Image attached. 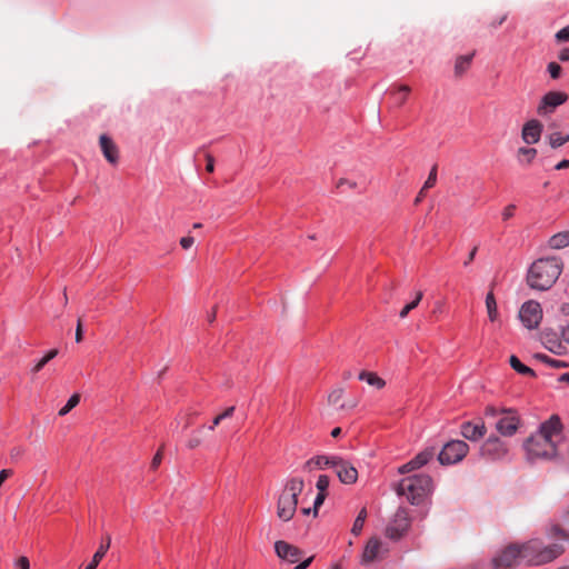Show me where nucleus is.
<instances>
[{
	"label": "nucleus",
	"instance_id": "55",
	"mask_svg": "<svg viewBox=\"0 0 569 569\" xmlns=\"http://www.w3.org/2000/svg\"><path fill=\"white\" fill-rule=\"evenodd\" d=\"M313 559H315V556H310L309 558L305 559L303 561H300L293 569H307L311 565Z\"/></svg>",
	"mask_w": 569,
	"mask_h": 569
},
{
	"label": "nucleus",
	"instance_id": "10",
	"mask_svg": "<svg viewBox=\"0 0 569 569\" xmlns=\"http://www.w3.org/2000/svg\"><path fill=\"white\" fill-rule=\"evenodd\" d=\"M569 97L563 91H548L545 93L537 107L540 117L552 114L556 109L568 101Z\"/></svg>",
	"mask_w": 569,
	"mask_h": 569
},
{
	"label": "nucleus",
	"instance_id": "3",
	"mask_svg": "<svg viewBox=\"0 0 569 569\" xmlns=\"http://www.w3.org/2000/svg\"><path fill=\"white\" fill-rule=\"evenodd\" d=\"M521 550V561L530 567L542 566L561 557L566 547L561 542L545 545L541 539L533 538L519 543Z\"/></svg>",
	"mask_w": 569,
	"mask_h": 569
},
{
	"label": "nucleus",
	"instance_id": "12",
	"mask_svg": "<svg viewBox=\"0 0 569 569\" xmlns=\"http://www.w3.org/2000/svg\"><path fill=\"white\" fill-rule=\"evenodd\" d=\"M505 415L496 422V430L502 437H512L521 426V418L515 408H508Z\"/></svg>",
	"mask_w": 569,
	"mask_h": 569
},
{
	"label": "nucleus",
	"instance_id": "24",
	"mask_svg": "<svg viewBox=\"0 0 569 569\" xmlns=\"http://www.w3.org/2000/svg\"><path fill=\"white\" fill-rule=\"evenodd\" d=\"M435 455H436L435 447H427L422 451L417 453L412 458V461L416 465V467L418 469H420L421 467L426 466L429 461H431L433 459Z\"/></svg>",
	"mask_w": 569,
	"mask_h": 569
},
{
	"label": "nucleus",
	"instance_id": "61",
	"mask_svg": "<svg viewBox=\"0 0 569 569\" xmlns=\"http://www.w3.org/2000/svg\"><path fill=\"white\" fill-rule=\"evenodd\" d=\"M478 251V247H473L472 250L469 252L468 259L465 261V266H468L471 263L476 257V253Z\"/></svg>",
	"mask_w": 569,
	"mask_h": 569
},
{
	"label": "nucleus",
	"instance_id": "46",
	"mask_svg": "<svg viewBox=\"0 0 569 569\" xmlns=\"http://www.w3.org/2000/svg\"><path fill=\"white\" fill-rule=\"evenodd\" d=\"M197 417H198V412L197 411L188 412L186 415V422L183 425V429H188L189 427H191L196 422Z\"/></svg>",
	"mask_w": 569,
	"mask_h": 569
},
{
	"label": "nucleus",
	"instance_id": "2",
	"mask_svg": "<svg viewBox=\"0 0 569 569\" xmlns=\"http://www.w3.org/2000/svg\"><path fill=\"white\" fill-rule=\"evenodd\" d=\"M562 261L557 257L537 259L527 272L528 286L538 291L549 290L562 272Z\"/></svg>",
	"mask_w": 569,
	"mask_h": 569
},
{
	"label": "nucleus",
	"instance_id": "39",
	"mask_svg": "<svg viewBox=\"0 0 569 569\" xmlns=\"http://www.w3.org/2000/svg\"><path fill=\"white\" fill-rule=\"evenodd\" d=\"M508 408L501 407L498 408L493 405H488L485 407L483 413L486 417H496L498 415H505Z\"/></svg>",
	"mask_w": 569,
	"mask_h": 569
},
{
	"label": "nucleus",
	"instance_id": "33",
	"mask_svg": "<svg viewBox=\"0 0 569 569\" xmlns=\"http://www.w3.org/2000/svg\"><path fill=\"white\" fill-rule=\"evenodd\" d=\"M203 428H204V426H201L198 429L192 431L190 438L187 441L188 449L193 450L202 443L201 433H202Z\"/></svg>",
	"mask_w": 569,
	"mask_h": 569
},
{
	"label": "nucleus",
	"instance_id": "1",
	"mask_svg": "<svg viewBox=\"0 0 569 569\" xmlns=\"http://www.w3.org/2000/svg\"><path fill=\"white\" fill-rule=\"evenodd\" d=\"M563 425L558 415H551L541 422L538 430L523 441V450L529 461L551 460L558 456L557 438L562 435Z\"/></svg>",
	"mask_w": 569,
	"mask_h": 569
},
{
	"label": "nucleus",
	"instance_id": "43",
	"mask_svg": "<svg viewBox=\"0 0 569 569\" xmlns=\"http://www.w3.org/2000/svg\"><path fill=\"white\" fill-rule=\"evenodd\" d=\"M555 40L558 43H562V42H568L569 41V24L566 26L565 28L560 29L558 32H556Z\"/></svg>",
	"mask_w": 569,
	"mask_h": 569
},
{
	"label": "nucleus",
	"instance_id": "45",
	"mask_svg": "<svg viewBox=\"0 0 569 569\" xmlns=\"http://www.w3.org/2000/svg\"><path fill=\"white\" fill-rule=\"evenodd\" d=\"M417 469L418 468L416 467V465L413 463V461L411 459L407 463H405L401 467H399L398 472L401 473V475H405V473H409V472H411L413 470H417Z\"/></svg>",
	"mask_w": 569,
	"mask_h": 569
},
{
	"label": "nucleus",
	"instance_id": "62",
	"mask_svg": "<svg viewBox=\"0 0 569 569\" xmlns=\"http://www.w3.org/2000/svg\"><path fill=\"white\" fill-rule=\"evenodd\" d=\"M569 168V159H563L555 166L556 170H562Z\"/></svg>",
	"mask_w": 569,
	"mask_h": 569
},
{
	"label": "nucleus",
	"instance_id": "37",
	"mask_svg": "<svg viewBox=\"0 0 569 569\" xmlns=\"http://www.w3.org/2000/svg\"><path fill=\"white\" fill-rule=\"evenodd\" d=\"M343 397V389L339 388V389H335L332 390L329 396H328V401L329 403L331 405H337L339 406V408H343L345 405L343 403H340L341 399Z\"/></svg>",
	"mask_w": 569,
	"mask_h": 569
},
{
	"label": "nucleus",
	"instance_id": "41",
	"mask_svg": "<svg viewBox=\"0 0 569 569\" xmlns=\"http://www.w3.org/2000/svg\"><path fill=\"white\" fill-rule=\"evenodd\" d=\"M163 447H160L157 452L154 453L152 460H151V463H150V469L152 471H156L159 466L161 465L162 462V459H163Z\"/></svg>",
	"mask_w": 569,
	"mask_h": 569
},
{
	"label": "nucleus",
	"instance_id": "6",
	"mask_svg": "<svg viewBox=\"0 0 569 569\" xmlns=\"http://www.w3.org/2000/svg\"><path fill=\"white\" fill-rule=\"evenodd\" d=\"M509 443L497 435L489 436L479 448V456L486 461L505 460L509 455Z\"/></svg>",
	"mask_w": 569,
	"mask_h": 569
},
{
	"label": "nucleus",
	"instance_id": "18",
	"mask_svg": "<svg viewBox=\"0 0 569 569\" xmlns=\"http://www.w3.org/2000/svg\"><path fill=\"white\" fill-rule=\"evenodd\" d=\"M559 336L553 329H545L540 332V339L542 345L551 352L556 355H560L562 349V343Z\"/></svg>",
	"mask_w": 569,
	"mask_h": 569
},
{
	"label": "nucleus",
	"instance_id": "54",
	"mask_svg": "<svg viewBox=\"0 0 569 569\" xmlns=\"http://www.w3.org/2000/svg\"><path fill=\"white\" fill-rule=\"evenodd\" d=\"M17 566L19 569H30V562L29 559L24 556L20 557L17 560Z\"/></svg>",
	"mask_w": 569,
	"mask_h": 569
},
{
	"label": "nucleus",
	"instance_id": "56",
	"mask_svg": "<svg viewBox=\"0 0 569 569\" xmlns=\"http://www.w3.org/2000/svg\"><path fill=\"white\" fill-rule=\"evenodd\" d=\"M110 545H111V536L109 533H106L101 539L99 548L104 547L106 552H107L110 548Z\"/></svg>",
	"mask_w": 569,
	"mask_h": 569
},
{
	"label": "nucleus",
	"instance_id": "50",
	"mask_svg": "<svg viewBox=\"0 0 569 569\" xmlns=\"http://www.w3.org/2000/svg\"><path fill=\"white\" fill-rule=\"evenodd\" d=\"M194 242V238L191 237V236H187V237H182L180 239V246L183 248V249H189L191 248V246L193 244Z\"/></svg>",
	"mask_w": 569,
	"mask_h": 569
},
{
	"label": "nucleus",
	"instance_id": "34",
	"mask_svg": "<svg viewBox=\"0 0 569 569\" xmlns=\"http://www.w3.org/2000/svg\"><path fill=\"white\" fill-rule=\"evenodd\" d=\"M422 297H423V292H422V291H418V292L416 293L415 299H413L411 302L407 303V305L401 309V311L399 312L400 318H406V317L409 315V312H410L411 310H413L415 308H417V307H418V305H419V302L421 301Z\"/></svg>",
	"mask_w": 569,
	"mask_h": 569
},
{
	"label": "nucleus",
	"instance_id": "19",
	"mask_svg": "<svg viewBox=\"0 0 569 569\" xmlns=\"http://www.w3.org/2000/svg\"><path fill=\"white\" fill-rule=\"evenodd\" d=\"M476 51L457 57L455 62V76L462 77L471 67Z\"/></svg>",
	"mask_w": 569,
	"mask_h": 569
},
{
	"label": "nucleus",
	"instance_id": "51",
	"mask_svg": "<svg viewBox=\"0 0 569 569\" xmlns=\"http://www.w3.org/2000/svg\"><path fill=\"white\" fill-rule=\"evenodd\" d=\"M206 161H207V163H206L207 172H210V173L213 172V170H214V158H213V156L210 154V153H207L206 154Z\"/></svg>",
	"mask_w": 569,
	"mask_h": 569
},
{
	"label": "nucleus",
	"instance_id": "58",
	"mask_svg": "<svg viewBox=\"0 0 569 569\" xmlns=\"http://www.w3.org/2000/svg\"><path fill=\"white\" fill-rule=\"evenodd\" d=\"M59 353V350L58 349H51L49 350L43 357L42 359L48 363L49 361H51L53 358H56Z\"/></svg>",
	"mask_w": 569,
	"mask_h": 569
},
{
	"label": "nucleus",
	"instance_id": "28",
	"mask_svg": "<svg viewBox=\"0 0 569 569\" xmlns=\"http://www.w3.org/2000/svg\"><path fill=\"white\" fill-rule=\"evenodd\" d=\"M538 151L536 148L531 147H521L517 151V158L520 163H525L527 166L531 164L536 159Z\"/></svg>",
	"mask_w": 569,
	"mask_h": 569
},
{
	"label": "nucleus",
	"instance_id": "25",
	"mask_svg": "<svg viewBox=\"0 0 569 569\" xmlns=\"http://www.w3.org/2000/svg\"><path fill=\"white\" fill-rule=\"evenodd\" d=\"M411 89L407 84H400L396 89H391L389 94L393 98L396 106L401 107L408 99Z\"/></svg>",
	"mask_w": 569,
	"mask_h": 569
},
{
	"label": "nucleus",
	"instance_id": "53",
	"mask_svg": "<svg viewBox=\"0 0 569 569\" xmlns=\"http://www.w3.org/2000/svg\"><path fill=\"white\" fill-rule=\"evenodd\" d=\"M558 59L561 62H568L569 61V47L562 48L558 53Z\"/></svg>",
	"mask_w": 569,
	"mask_h": 569
},
{
	"label": "nucleus",
	"instance_id": "16",
	"mask_svg": "<svg viewBox=\"0 0 569 569\" xmlns=\"http://www.w3.org/2000/svg\"><path fill=\"white\" fill-rule=\"evenodd\" d=\"M99 144L106 160L112 164L117 166L120 159L119 148L116 142L109 137L107 133H102L99 137Z\"/></svg>",
	"mask_w": 569,
	"mask_h": 569
},
{
	"label": "nucleus",
	"instance_id": "35",
	"mask_svg": "<svg viewBox=\"0 0 569 569\" xmlns=\"http://www.w3.org/2000/svg\"><path fill=\"white\" fill-rule=\"evenodd\" d=\"M80 402V395L73 393L67 401V403L59 410L60 417L66 416Z\"/></svg>",
	"mask_w": 569,
	"mask_h": 569
},
{
	"label": "nucleus",
	"instance_id": "52",
	"mask_svg": "<svg viewBox=\"0 0 569 569\" xmlns=\"http://www.w3.org/2000/svg\"><path fill=\"white\" fill-rule=\"evenodd\" d=\"M83 340V330H82V321L79 318L77 322V329H76V342H81Z\"/></svg>",
	"mask_w": 569,
	"mask_h": 569
},
{
	"label": "nucleus",
	"instance_id": "26",
	"mask_svg": "<svg viewBox=\"0 0 569 569\" xmlns=\"http://www.w3.org/2000/svg\"><path fill=\"white\" fill-rule=\"evenodd\" d=\"M359 380L366 381L368 385L382 389L386 386V381L380 378L376 372L362 370L359 376Z\"/></svg>",
	"mask_w": 569,
	"mask_h": 569
},
{
	"label": "nucleus",
	"instance_id": "36",
	"mask_svg": "<svg viewBox=\"0 0 569 569\" xmlns=\"http://www.w3.org/2000/svg\"><path fill=\"white\" fill-rule=\"evenodd\" d=\"M104 556H106L104 547L98 548V550L94 552L91 561L86 566L84 569H97L98 565L100 563V561L103 559Z\"/></svg>",
	"mask_w": 569,
	"mask_h": 569
},
{
	"label": "nucleus",
	"instance_id": "14",
	"mask_svg": "<svg viewBox=\"0 0 569 569\" xmlns=\"http://www.w3.org/2000/svg\"><path fill=\"white\" fill-rule=\"evenodd\" d=\"M274 551L280 559L290 563L299 562L303 555V551L300 548L284 540H278L274 542Z\"/></svg>",
	"mask_w": 569,
	"mask_h": 569
},
{
	"label": "nucleus",
	"instance_id": "8",
	"mask_svg": "<svg viewBox=\"0 0 569 569\" xmlns=\"http://www.w3.org/2000/svg\"><path fill=\"white\" fill-rule=\"evenodd\" d=\"M519 562H521V550L517 542L506 546L491 560L495 569H511Z\"/></svg>",
	"mask_w": 569,
	"mask_h": 569
},
{
	"label": "nucleus",
	"instance_id": "38",
	"mask_svg": "<svg viewBox=\"0 0 569 569\" xmlns=\"http://www.w3.org/2000/svg\"><path fill=\"white\" fill-rule=\"evenodd\" d=\"M547 71L551 79L557 80L562 74V67L558 62L551 61L547 66Z\"/></svg>",
	"mask_w": 569,
	"mask_h": 569
},
{
	"label": "nucleus",
	"instance_id": "9",
	"mask_svg": "<svg viewBox=\"0 0 569 569\" xmlns=\"http://www.w3.org/2000/svg\"><path fill=\"white\" fill-rule=\"evenodd\" d=\"M411 527V518L406 508H399L386 529L389 539L398 541L407 535Z\"/></svg>",
	"mask_w": 569,
	"mask_h": 569
},
{
	"label": "nucleus",
	"instance_id": "22",
	"mask_svg": "<svg viewBox=\"0 0 569 569\" xmlns=\"http://www.w3.org/2000/svg\"><path fill=\"white\" fill-rule=\"evenodd\" d=\"M337 459H338V456L328 457V456L319 455V456H316V457L309 459L306 462V468H310L311 465H315L317 468H320V469H322L325 467L335 468Z\"/></svg>",
	"mask_w": 569,
	"mask_h": 569
},
{
	"label": "nucleus",
	"instance_id": "31",
	"mask_svg": "<svg viewBox=\"0 0 569 569\" xmlns=\"http://www.w3.org/2000/svg\"><path fill=\"white\" fill-rule=\"evenodd\" d=\"M537 360L541 361L542 363L548 365L551 368H565L568 366L567 362L558 359H553L545 353H536L533 356Z\"/></svg>",
	"mask_w": 569,
	"mask_h": 569
},
{
	"label": "nucleus",
	"instance_id": "59",
	"mask_svg": "<svg viewBox=\"0 0 569 569\" xmlns=\"http://www.w3.org/2000/svg\"><path fill=\"white\" fill-rule=\"evenodd\" d=\"M349 186L350 188H356L357 187V182L355 181H349L348 179H345V178H341L338 182H337V188H341L342 186Z\"/></svg>",
	"mask_w": 569,
	"mask_h": 569
},
{
	"label": "nucleus",
	"instance_id": "48",
	"mask_svg": "<svg viewBox=\"0 0 569 569\" xmlns=\"http://www.w3.org/2000/svg\"><path fill=\"white\" fill-rule=\"evenodd\" d=\"M234 411H236V407L230 406V407L226 408L221 413H219L218 417L221 420H224L227 418H231L233 416Z\"/></svg>",
	"mask_w": 569,
	"mask_h": 569
},
{
	"label": "nucleus",
	"instance_id": "4",
	"mask_svg": "<svg viewBox=\"0 0 569 569\" xmlns=\"http://www.w3.org/2000/svg\"><path fill=\"white\" fill-rule=\"evenodd\" d=\"M433 490V480L429 475L417 473L400 480L396 491L399 496L406 495L413 506L423 505Z\"/></svg>",
	"mask_w": 569,
	"mask_h": 569
},
{
	"label": "nucleus",
	"instance_id": "47",
	"mask_svg": "<svg viewBox=\"0 0 569 569\" xmlns=\"http://www.w3.org/2000/svg\"><path fill=\"white\" fill-rule=\"evenodd\" d=\"M515 211H516V206L515 204H508L503 211H502V219L505 221L509 220L510 218L513 217L515 214Z\"/></svg>",
	"mask_w": 569,
	"mask_h": 569
},
{
	"label": "nucleus",
	"instance_id": "29",
	"mask_svg": "<svg viewBox=\"0 0 569 569\" xmlns=\"http://www.w3.org/2000/svg\"><path fill=\"white\" fill-rule=\"evenodd\" d=\"M549 246L552 249H562L569 246V231H562L553 234L549 239Z\"/></svg>",
	"mask_w": 569,
	"mask_h": 569
},
{
	"label": "nucleus",
	"instance_id": "32",
	"mask_svg": "<svg viewBox=\"0 0 569 569\" xmlns=\"http://www.w3.org/2000/svg\"><path fill=\"white\" fill-rule=\"evenodd\" d=\"M366 518H367V510H366V508H362L359 511L358 516L356 517V519L353 521V525H352V528H351V532L355 536H358V535L361 533V531L363 529V525H365Z\"/></svg>",
	"mask_w": 569,
	"mask_h": 569
},
{
	"label": "nucleus",
	"instance_id": "40",
	"mask_svg": "<svg viewBox=\"0 0 569 569\" xmlns=\"http://www.w3.org/2000/svg\"><path fill=\"white\" fill-rule=\"evenodd\" d=\"M330 478L327 475H320L318 477L316 487L318 489V492H325L327 493V490L329 488Z\"/></svg>",
	"mask_w": 569,
	"mask_h": 569
},
{
	"label": "nucleus",
	"instance_id": "15",
	"mask_svg": "<svg viewBox=\"0 0 569 569\" xmlns=\"http://www.w3.org/2000/svg\"><path fill=\"white\" fill-rule=\"evenodd\" d=\"M335 469L339 480L345 485H352L358 479V470L341 457H338Z\"/></svg>",
	"mask_w": 569,
	"mask_h": 569
},
{
	"label": "nucleus",
	"instance_id": "30",
	"mask_svg": "<svg viewBox=\"0 0 569 569\" xmlns=\"http://www.w3.org/2000/svg\"><path fill=\"white\" fill-rule=\"evenodd\" d=\"M549 144L552 149H557L565 143L569 142V134H562L559 131L552 132L548 136Z\"/></svg>",
	"mask_w": 569,
	"mask_h": 569
},
{
	"label": "nucleus",
	"instance_id": "21",
	"mask_svg": "<svg viewBox=\"0 0 569 569\" xmlns=\"http://www.w3.org/2000/svg\"><path fill=\"white\" fill-rule=\"evenodd\" d=\"M380 547H381V543H380L379 539L371 538L365 547V550L362 553L363 561H366V562L373 561L378 556Z\"/></svg>",
	"mask_w": 569,
	"mask_h": 569
},
{
	"label": "nucleus",
	"instance_id": "27",
	"mask_svg": "<svg viewBox=\"0 0 569 569\" xmlns=\"http://www.w3.org/2000/svg\"><path fill=\"white\" fill-rule=\"evenodd\" d=\"M547 536L550 538V539H555V540H560L562 542H569V531H567L566 529H563L560 525L558 523H552L548 530H547Z\"/></svg>",
	"mask_w": 569,
	"mask_h": 569
},
{
	"label": "nucleus",
	"instance_id": "42",
	"mask_svg": "<svg viewBox=\"0 0 569 569\" xmlns=\"http://www.w3.org/2000/svg\"><path fill=\"white\" fill-rule=\"evenodd\" d=\"M436 181H437V166L435 164L431 168V170L429 172V176H428L427 180L425 181V184H423L422 189L432 188L436 184Z\"/></svg>",
	"mask_w": 569,
	"mask_h": 569
},
{
	"label": "nucleus",
	"instance_id": "49",
	"mask_svg": "<svg viewBox=\"0 0 569 569\" xmlns=\"http://www.w3.org/2000/svg\"><path fill=\"white\" fill-rule=\"evenodd\" d=\"M234 411H236V407L230 406V407L226 408L221 413H219L218 417L221 420H224L227 418H231L233 416Z\"/></svg>",
	"mask_w": 569,
	"mask_h": 569
},
{
	"label": "nucleus",
	"instance_id": "23",
	"mask_svg": "<svg viewBox=\"0 0 569 569\" xmlns=\"http://www.w3.org/2000/svg\"><path fill=\"white\" fill-rule=\"evenodd\" d=\"M509 365L519 375L529 376L531 378L537 377L536 371L530 367L526 366L525 363H522L520 359L515 355L510 356Z\"/></svg>",
	"mask_w": 569,
	"mask_h": 569
},
{
	"label": "nucleus",
	"instance_id": "44",
	"mask_svg": "<svg viewBox=\"0 0 569 569\" xmlns=\"http://www.w3.org/2000/svg\"><path fill=\"white\" fill-rule=\"evenodd\" d=\"M326 497H327V493L318 492V495L313 501V508H312L313 517L318 516V510H319L320 506L323 503Z\"/></svg>",
	"mask_w": 569,
	"mask_h": 569
},
{
	"label": "nucleus",
	"instance_id": "63",
	"mask_svg": "<svg viewBox=\"0 0 569 569\" xmlns=\"http://www.w3.org/2000/svg\"><path fill=\"white\" fill-rule=\"evenodd\" d=\"M561 338L569 343V323L561 329Z\"/></svg>",
	"mask_w": 569,
	"mask_h": 569
},
{
	"label": "nucleus",
	"instance_id": "11",
	"mask_svg": "<svg viewBox=\"0 0 569 569\" xmlns=\"http://www.w3.org/2000/svg\"><path fill=\"white\" fill-rule=\"evenodd\" d=\"M519 318L523 326L528 329H536L542 319V309L538 301H526L519 311Z\"/></svg>",
	"mask_w": 569,
	"mask_h": 569
},
{
	"label": "nucleus",
	"instance_id": "5",
	"mask_svg": "<svg viewBox=\"0 0 569 569\" xmlns=\"http://www.w3.org/2000/svg\"><path fill=\"white\" fill-rule=\"evenodd\" d=\"M303 479L299 477L290 478L283 491L277 501V516L282 521H289L296 513L298 506V497L303 490Z\"/></svg>",
	"mask_w": 569,
	"mask_h": 569
},
{
	"label": "nucleus",
	"instance_id": "20",
	"mask_svg": "<svg viewBox=\"0 0 569 569\" xmlns=\"http://www.w3.org/2000/svg\"><path fill=\"white\" fill-rule=\"evenodd\" d=\"M493 288H495V283H491L490 290L486 296V308H487V312H488V318L491 322H495L499 317L497 300H496V297L493 293Z\"/></svg>",
	"mask_w": 569,
	"mask_h": 569
},
{
	"label": "nucleus",
	"instance_id": "57",
	"mask_svg": "<svg viewBox=\"0 0 569 569\" xmlns=\"http://www.w3.org/2000/svg\"><path fill=\"white\" fill-rule=\"evenodd\" d=\"M12 475H13V470L12 469H2L0 471V485H2Z\"/></svg>",
	"mask_w": 569,
	"mask_h": 569
},
{
	"label": "nucleus",
	"instance_id": "64",
	"mask_svg": "<svg viewBox=\"0 0 569 569\" xmlns=\"http://www.w3.org/2000/svg\"><path fill=\"white\" fill-rule=\"evenodd\" d=\"M560 312H561L563 316H569V303H568V302H563V303L560 306Z\"/></svg>",
	"mask_w": 569,
	"mask_h": 569
},
{
	"label": "nucleus",
	"instance_id": "17",
	"mask_svg": "<svg viewBox=\"0 0 569 569\" xmlns=\"http://www.w3.org/2000/svg\"><path fill=\"white\" fill-rule=\"evenodd\" d=\"M542 131L543 124L537 119H530L522 126L521 138L527 144H535L540 140Z\"/></svg>",
	"mask_w": 569,
	"mask_h": 569
},
{
	"label": "nucleus",
	"instance_id": "60",
	"mask_svg": "<svg viewBox=\"0 0 569 569\" xmlns=\"http://www.w3.org/2000/svg\"><path fill=\"white\" fill-rule=\"evenodd\" d=\"M47 365V362L41 358L36 365L34 367L31 369V372L32 373H38L40 372L43 367Z\"/></svg>",
	"mask_w": 569,
	"mask_h": 569
},
{
	"label": "nucleus",
	"instance_id": "13",
	"mask_svg": "<svg viewBox=\"0 0 569 569\" xmlns=\"http://www.w3.org/2000/svg\"><path fill=\"white\" fill-rule=\"evenodd\" d=\"M460 433L465 439L477 442L486 436L487 427L482 418L472 421H463L460 426Z\"/></svg>",
	"mask_w": 569,
	"mask_h": 569
},
{
	"label": "nucleus",
	"instance_id": "7",
	"mask_svg": "<svg viewBox=\"0 0 569 569\" xmlns=\"http://www.w3.org/2000/svg\"><path fill=\"white\" fill-rule=\"evenodd\" d=\"M469 452V445L463 440H450L443 445L438 453V461L442 466L460 462Z\"/></svg>",
	"mask_w": 569,
	"mask_h": 569
}]
</instances>
